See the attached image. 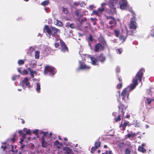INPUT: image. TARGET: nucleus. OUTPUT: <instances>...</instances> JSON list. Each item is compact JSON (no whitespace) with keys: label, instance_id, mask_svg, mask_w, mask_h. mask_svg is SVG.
<instances>
[{"label":"nucleus","instance_id":"43","mask_svg":"<svg viewBox=\"0 0 154 154\" xmlns=\"http://www.w3.org/2000/svg\"><path fill=\"white\" fill-rule=\"evenodd\" d=\"M63 12L66 14H67L68 13V11H67V8H65L63 7Z\"/></svg>","mask_w":154,"mask_h":154},{"label":"nucleus","instance_id":"52","mask_svg":"<svg viewBox=\"0 0 154 154\" xmlns=\"http://www.w3.org/2000/svg\"><path fill=\"white\" fill-rule=\"evenodd\" d=\"M118 80L119 81V82H122V79L120 77H119V75L118 76Z\"/></svg>","mask_w":154,"mask_h":154},{"label":"nucleus","instance_id":"26","mask_svg":"<svg viewBox=\"0 0 154 154\" xmlns=\"http://www.w3.org/2000/svg\"><path fill=\"white\" fill-rule=\"evenodd\" d=\"M27 69L30 72V74L34 75V74H36L37 72L36 71L33 70L30 67L28 68Z\"/></svg>","mask_w":154,"mask_h":154},{"label":"nucleus","instance_id":"47","mask_svg":"<svg viewBox=\"0 0 154 154\" xmlns=\"http://www.w3.org/2000/svg\"><path fill=\"white\" fill-rule=\"evenodd\" d=\"M54 45L56 48H58L59 46L60 45L59 43L56 42L55 43Z\"/></svg>","mask_w":154,"mask_h":154},{"label":"nucleus","instance_id":"62","mask_svg":"<svg viewBox=\"0 0 154 154\" xmlns=\"http://www.w3.org/2000/svg\"><path fill=\"white\" fill-rule=\"evenodd\" d=\"M21 122L23 124H24L25 123V121L23 119H21Z\"/></svg>","mask_w":154,"mask_h":154},{"label":"nucleus","instance_id":"18","mask_svg":"<svg viewBox=\"0 0 154 154\" xmlns=\"http://www.w3.org/2000/svg\"><path fill=\"white\" fill-rule=\"evenodd\" d=\"M98 40L99 42L101 43L103 45H106V43L104 38L103 36H100L98 38Z\"/></svg>","mask_w":154,"mask_h":154},{"label":"nucleus","instance_id":"36","mask_svg":"<svg viewBox=\"0 0 154 154\" xmlns=\"http://www.w3.org/2000/svg\"><path fill=\"white\" fill-rule=\"evenodd\" d=\"M66 151L67 154H69L71 152V149L69 147H67L66 149Z\"/></svg>","mask_w":154,"mask_h":154},{"label":"nucleus","instance_id":"48","mask_svg":"<svg viewBox=\"0 0 154 154\" xmlns=\"http://www.w3.org/2000/svg\"><path fill=\"white\" fill-rule=\"evenodd\" d=\"M105 153L106 154H112L111 150L106 151Z\"/></svg>","mask_w":154,"mask_h":154},{"label":"nucleus","instance_id":"15","mask_svg":"<svg viewBox=\"0 0 154 154\" xmlns=\"http://www.w3.org/2000/svg\"><path fill=\"white\" fill-rule=\"evenodd\" d=\"M130 123L128 121H125L124 122V123L122 124V123H121V124L120 125V127H122V129L124 131L125 130L126 128V127L127 126H129Z\"/></svg>","mask_w":154,"mask_h":154},{"label":"nucleus","instance_id":"44","mask_svg":"<svg viewBox=\"0 0 154 154\" xmlns=\"http://www.w3.org/2000/svg\"><path fill=\"white\" fill-rule=\"evenodd\" d=\"M88 39L91 42H92L93 41V38L91 35H89Z\"/></svg>","mask_w":154,"mask_h":154},{"label":"nucleus","instance_id":"27","mask_svg":"<svg viewBox=\"0 0 154 154\" xmlns=\"http://www.w3.org/2000/svg\"><path fill=\"white\" fill-rule=\"evenodd\" d=\"M56 23L55 25L60 26H61L63 25V24L62 22L58 20H56V21L55 22Z\"/></svg>","mask_w":154,"mask_h":154},{"label":"nucleus","instance_id":"25","mask_svg":"<svg viewBox=\"0 0 154 154\" xmlns=\"http://www.w3.org/2000/svg\"><path fill=\"white\" fill-rule=\"evenodd\" d=\"M41 89L40 84L39 83H37L36 84V90L38 93L40 92V90Z\"/></svg>","mask_w":154,"mask_h":154},{"label":"nucleus","instance_id":"24","mask_svg":"<svg viewBox=\"0 0 154 154\" xmlns=\"http://www.w3.org/2000/svg\"><path fill=\"white\" fill-rule=\"evenodd\" d=\"M135 136H136V134L135 133L128 134H127V137L129 138H130L131 137L132 138H133Z\"/></svg>","mask_w":154,"mask_h":154},{"label":"nucleus","instance_id":"30","mask_svg":"<svg viewBox=\"0 0 154 154\" xmlns=\"http://www.w3.org/2000/svg\"><path fill=\"white\" fill-rule=\"evenodd\" d=\"M154 100V99H150L149 98H147L146 99V101H147V103L150 105L151 104V102L153 101Z\"/></svg>","mask_w":154,"mask_h":154},{"label":"nucleus","instance_id":"56","mask_svg":"<svg viewBox=\"0 0 154 154\" xmlns=\"http://www.w3.org/2000/svg\"><path fill=\"white\" fill-rule=\"evenodd\" d=\"M25 144H22L20 146L21 149H23L25 147Z\"/></svg>","mask_w":154,"mask_h":154},{"label":"nucleus","instance_id":"12","mask_svg":"<svg viewBox=\"0 0 154 154\" xmlns=\"http://www.w3.org/2000/svg\"><path fill=\"white\" fill-rule=\"evenodd\" d=\"M51 32H53V33L51 34L52 36L54 37L57 35V33L60 32V30L56 28L54 26L51 27Z\"/></svg>","mask_w":154,"mask_h":154},{"label":"nucleus","instance_id":"49","mask_svg":"<svg viewBox=\"0 0 154 154\" xmlns=\"http://www.w3.org/2000/svg\"><path fill=\"white\" fill-rule=\"evenodd\" d=\"M117 51H118L119 52V54H120L122 53V48L118 49H117Z\"/></svg>","mask_w":154,"mask_h":154},{"label":"nucleus","instance_id":"31","mask_svg":"<svg viewBox=\"0 0 154 154\" xmlns=\"http://www.w3.org/2000/svg\"><path fill=\"white\" fill-rule=\"evenodd\" d=\"M101 143L100 141L95 142L94 145L96 148H98L100 146Z\"/></svg>","mask_w":154,"mask_h":154},{"label":"nucleus","instance_id":"1","mask_svg":"<svg viewBox=\"0 0 154 154\" xmlns=\"http://www.w3.org/2000/svg\"><path fill=\"white\" fill-rule=\"evenodd\" d=\"M144 72V69L143 68H142L140 69L139 71L137 72L135 77L133 79V83L131 84L129 87L130 89L128 90L129 91L130 90H132L135 88L136 86L138 85V80L139 82H141L143 74Z\"/></svg>","mask_w":154,"mask_h":154},{"label":"nucleus","instance_id":"17","mask_svg":"<svg viewBox=\"0 0 154 154\" xmlns=\"http://www.w3.org/2000/svg\"><path fill=\"white\" fill-rule=\"evenodd\" d=\"M44 30L48 33L50 36L52 34L51 27L50 28L48 25H46L44 26Z\"/></svg>","mask_w":154,"mask_h":154},{"label":"nucleus","instance_id":"8","mask_svg":"<svg viewBox=\"0 0 154 154\" xmlns=\"http://www.w3.org/2000/svg\"><path fill=\"white\" fill-rule=\"evenodd\" d=\"M104 47L100 43H98L95 45L94 51L95 52H99L100 51L103 50Z\"/></svg>","mask_w":154,"mask_h":154},{"label":"nucleus","instance_id":"37","mask_svg":"<svg viewBox=\"0 0 154 154\" xmlns=\"http://www.w3.org/2000/svg\"><path fill=\"white\" fill-rule=\"evenodd\" d=\"M114 31L116 36L117 37H118L119 34V31L118 30L115 29Z\"/></svg>","mask_w":154,"mask_h":154},{"label":"nucleus","instance_id":"46","mask_svg":"<svg viewBox=\"0 0 154 154\" xmlns=\"http://www.w3.org/2000/svg\"><path fill=\"white\" fill-rule=\"evenodd\" d=\"M98 148H96L95 146L94 147L93 146L91 147V149L92 151H95Z\"/></svg>","mask_w":154,"mask_h":154},{"label":"nucleus","instance_id":"19","mask_svg":"<svg viewBox=\"0 0 154 154\" xmlns=\"http://www.w3.org/2000/svg\"><path fill=\"white\" fill-rule=\"evenodd\" d=\"M42 146L43 148H46L48 144V143L45 141V139H41Z\"/></svg>","mask_w":154,"mask_h":154},{"label":"nucleus","instance_id":"50","mask_svg":"<svg viewBox=\"0 0 154 154\" xmlns=\"http://www.w3.org/2000/svg\"><path fill=\"white\" fill-rule=\"evenodd\" d=\"M107 18L108 19H111L112 20L114 19V20L115 19L114 17L110 16L107 17Z\"/></svg>","mask_w":154,"mask_h":154},{"label":"nucleus","instance_id":"29","mask_svg":"<svg viewBox=\"0 0 154 154\" xmlns=\"http://www.w3.org/2000/svg\"><path fill=\"white\" fill-rule=\"evenodd\" d=\"M109 24H113L114 25L116 26L117 24L116 19H115L114 20V19H112V20L110 21H109Z\"/></svg>","mask_w":154,"mask_h":154},{"label":"nucleus","instance_id":"16","mask_svg":"<svg viewBox=\"0 0 154 154\" xmlns=\"http://www.w3.org/2000/svg\"><path fill=\"white\" fill-rule=\"evenodd\" d=\"M22 82L26 86H27L29 88L31 87L30 83L28 81V79L26 77L22 81Z\"/></svg>","mask_w":154,"mask_h":154},{"label":"nucleus","instance_id":"58","mask_svg":"<svg viewBox=\"0 0 154 154\" xmlns=\"http://www.w3.org/2000/svg\"><path fill=\"white\" fill-rule=\"evenodd\" d=\"M106 5V4L105 3H103L101 4V6H102V8H104V7Z\"/></svg>","mask_w":154,"mask_h":154},{"label":"nucleus","instance_id":"42","mask_svg":"<svg viewBox=\"0 0 154 154\" xmlns=\"http://www.w3.org/2000/svg\"><path fill=\"white\" fill-rule=\"evenodd\" d=\"M126 38V37L125 36L122 35L121 36L120 39L121 40H122L123 42H124Z\"/></svg>","mask_w":154,"mask_h":154},{"label":"nucleus","instance_id":"55","mask_svg":"<svg viewBox=\"0 0 154 154\" xmlns=\"http://www.w3.org/2000/svg\"><path fill=\"white\" fill-rule=\"evenodd\" d=\"M93 13L95 15H97L98 14L97 11L95 10H94L93 11Z\"/></svg>","mask_w":154,"mask_h":154},{"label":"nucleus","instance_id":"45","mask_svg":"<svg viewBox=\"0 0 154 154\" xmlns=\"http://www.w3.org/2000/svg\"><path fill=\"white\" fill-rule=\"evenodd\" d=\"M104 11V8H99L98 9V11L100 12H102Z\"/></svg>","mask_w":154,"mask_h":154},{"label":"nucleus","instance_id":"32","mask_svg":"<svg viewBox=\"0 0 154 154\" xmlns=\"http://www.w3.org/2000/svg\"><path fill=\"white\" fill-rule=\"evenodd\" d=\"M33 134H35L38 137H39V136L38 135V129L35 130L34 131H33Z\"/></svg>","mask_w":154,"mask_h":154},{"label":"nucleus","instance_id":"22","mask_svg":"<svg viewBox=\"0 0 154 154\" xmlns=\"http://www.w3.org/2000/svg\"><path fill=\"white\" fill-rule=\"evenodd\" d=\"M138 150L139 152H141L143 153H145L146 151L145 149L142 147V146H138Z\"/></svg>","mask_w":154,"mask_h":154},{"label":"nucleus","instance_id":"13","mask_svg":"<svg viewBox=\"0 0 154 154\" xmlns=\"http://www.w3.org/2000/svg\"><path fill=\"white\" fill-rule=\"evenodd\" d=\"M112 115L115 117L114 119L116 122H118L121 120V116L119 113L116 112H114L112 113Z\"/></svg>","mask_w":154,"mask_h":154},{"label":"nucleus","instance_id":"20","mask_svg":"<svg viewBox=\"0 0 154 154\" xmlns=\"http://www.w3.org/2000/svg\"><path fill=\"white\" fill-rule=\"evenodd\" d=\"M27 69H24L23 70L21 71L20 69H18V72L22 74L23 75H27L28 74V72L27 71Z\"/></svg>","mask_w":154,"mask_h":154},{"label":"nucleus","instance_id":"21","mask_svg":"<svg viewBox=\"0 0 154 154\" xmlns=\"http://www.w3.org/2000/svg\"><path fill=\"white\" fill-rule=\"evenodd\" d=\"M124 146L125 144L123 142L119 143L118 145V147L120 150H122L123 149Z\"/></svg>","mask_w":154,"mask_h":154},{"label":"nucleus","instance_id":"14","mask_svg":"<svg viewBox=\"0 0 154 154\" xmlns=\"http://www.w3.org/2000/svg\"><path fill=\"white\" fill-rule=\"evenodd\" d=\"M89 57L91 59V63L94 65H98L99 63L98 61V60L95 57H92L90 56Z\"/></svg>","mask_w":154,"mask_h":154},{"label":"nucleus","instance_id":"34","mask_svg":"<svg viewBox=\"0 0 154 154\" xmlns=\"http://www.w3.org/2000/svg\"><path fill=\"white\" fill-rule=\"evenodd\" d=\"M39 52L37 51L35 52V57L36 59H38L39 57Z\"/></svg>","mask_w":154,"mask_h":154},{"label":"nucleus","instance_id":"10","mask_svg":"<svg viewBox=\"0 0 154 154\" xmlns=\"http://www.w3.org/2000/svg\"><path fill=\"white\" fill-rule=\"evenodd\" d=\"M122 3L120 4L121 9H126L128 6V2L126 0H122Z\"/></svg>","mask_w":154,"mask_h":154},{"label":"nucleus","instance_id":"4","mask_svg":"<svg viewBox=\"0 0 154 154\" xmlns=\"http://www.w3.org/2000/svg\"><path fill=\"white\" fill-rule=\"evenodd\" d=\"M135 17H134L130 19V22L129 24L130 28L131 29H137V26L136 25V23L135 21Z\"/></svg>","mask_w":154,"mask_h":154},{"label":"nucleus","instance_id":"35","mask_svg":"<svg viewBox=\"0 0 154 154\" xmlns=\"http://www.w3.org/2000/svg\"><path fill=\"white\" fill-rule=\"evenodd\" d=\"M18 63L20 65H23L24 63V61L22 60H18Z\"/></svg>","mask_w":154,"mask_h":154},{"label":"nucleus","instance_id":"51","mask_svg":"<svg viewBox=\"0 0 154 154\" xmlns=\"http://www.w3.org/2000/svg\"><path fill=\"white\" fill-rule=\"evenodd\" d=\"M31 132L30 130V129H29V130H28L26 132V134H28V135H30L31 134Z\"/></svg>","mask_w":154,"mask_h":154},{"label":"nucleus","instance_id":"40","mask_svg":"<svg viewBox=\"0 0 154 154\" xmlns=\"http://www.w3.org/2000/svg\"><path fill=\"white\" fill-rule=\"evenodd\" d=\"M125 154H130L131 151L128 148H127L125 150Z\"/></svg>","mask_w":154,"mask_h":154},{"label":"nucleus","instance_id":"54","mask_svg":"<svg viewBox=\"0 0 154 154\" xmlns=\"http://www.w3.org/2000/svg\"><path fill=\"white\" fill-rule=\"evenodd\" d=\"M24 141L23 138H21L20 141L19 142V143L20 144H23V142Z\"/></svg>","mask_w":154,"mask_h":154},{"label":"nucleus","instance_id":"23","mask_svg":"<svg viewBox=\"0 0 154 154\" xmlns=\"http://www.w3.org/2000/svg\"><path fill=\"white\" fill-rule=\"evenodd\" d=\"M66 26H69L72 29H74L75 28V25L74 23H66Z\"/></svg>","mask_w":154,"mask_h":154},{"label":"nucleus","instance_id":"61","mask_svg":"<svg viewBox=\"0 0 154 154\" xmlns=\"http://www.w3.org/2000/svg\"><path fill=\"white\" fill-rule=\"evenodd\" d=\"M15 139L14 138H12L11 139V140L13 142H14L15 141Z\"/></svg>","mask_w":154,"mask_h":154},{"label":"nucleus","instance_id":"11","mask_svg":"<svg viewBox=\"0 0 154 154\" xmlns=\"http://www.w3.org/2000/svg\"><path fill=\"white\" fill-rule=\"evenodd\" d=\"M98 61L101 63H103L106 60V57L104 56L103 53L100 54V55L97 57Z\"/></svg>","mask_w":154,"mask_h":154},{"label":"nucleus","instance_id":"59","mask_svg":"<svg viewBox=\"0 0 154 154\" xmlns=\"http://www.w3.org/2000/svg\"><path fill=\"white\" fill-rule=\"evenodd\" d=\"M18 132L20 135H22V134H23V133L22 131L21 130H19Z\"/></svg>","mask_w":154,"mask_h":154},{"label":"nucleus","instance_id":"39","mask_svg":"<svg viewBox=\"0 0 154 154\" xmlns=\"http://www.w3.org/2000/svg\"><path fill=\"white\" fill-rule=\"evenodd\" d=\"M122 82H120L117 85V88L120 89L122 88Z\"/></svg>","mask_w":154,"mask_h":154},{"label":"nucleus","instance_id":"6","mask_svg":"<svg viewBox=\"0 0 154 154\" xmlns=\"http://www.w3.org/2000/svg\"><path fill=\"white\" fill-rule=\"evenodd\" d=\"M127 106L123 104L120 102L118 106V108L119 109V111L120 112L121 110V112H122V117H123L124 116L125 112L127 107Z\"/></svg>","mask_w":154,"mask_h":154},{"label":"nucleus","instance_id":"53","mask_svg":"<svg viewBox=\"0 0 154 154\" xmlns=\"http://www.w3.org/2000/svg\"><path fill=\"white\" fill-rule=\"evenodd\" d=\"M1 147L2 149H3L4 151L5 150V149H6L7 147L6 146H1Z\"/></svg>","mask_w":154,"mask_h":154},{"label":"nucleus","instance_id":"28","mask_svg":"<svg viewBox=\"0 0 154 154\" xmlns=\"http://www.w3.org/2000/svg\"><path fill=\"white\" fill-rule=\"evenodd\" d=\"M49 3V2L48 0L42 2L41 5L43 6H45L46 5H47Z\"/></svg>","mask_w":154,"mask_h":154},{"label":"nucleus","instance_id":"41","mask_svg":"<svg viewBox=\"0 0 154 154\" xmlns=\"http://www.w3.org/2000/svg\"><path fill=\"white\" fill-rule=\"evenodd\" d=\"M54 145L55 146L61 145V144L58 140H56L54 143Z\"/></svg>","mask_w":154,"mask_h":154},{"label":"nucleus","instance_id":"3","mask_svg":"<svg viewBox=\"0 0 154 154\" xmlns=\"http://www.w3.org/2000/svg\"><path fill=\"white\" fill-rule=\"evenodd\" d=\"M56 72L55 69L53 67L47 65L45 66L44 70V73L47 75L49 73L50 76H53Z\"/></svg>","mask_w":154,"mask_h":154},{"label":"nucleus","instance_id":"9","mask_svg":"<svg viewBox=\"0 0 154 154\" xmlns=\"http://www.w3.org/2000/svg\"><path fill=\"white\" fill-rule=\"evenodd\" d=\"M79 66L78 68L79 69H88L91 68V67L87 66L81 61L79 62Z\"/></svg>","mask_w":154,"mask_h":154},{"label":"nucleus","instance_id":"57","mask_svg":"<svg viewBox=\"0 0 154 154\" xmlns=\"http://www.w3.org/2000/svg\"><path fill=\"white\" fill-rule=\"evenodd\" d=\"M26 134H25V133H23V134L22 135V138H23V139L24 138H25L26 137Z\"/></svg>","mask_w":154,"mask_h":154},{"label":"nucleus","instance_id":"2","mask_svg":"<svg viewBox=\"0 0 154 154\" xmlns=\"http://www.w3.org/2000/svg\"><path fill=\"white\" fill-rule=\"evenodd\" d=\"M118 0H109L108 5L110 8L109 12L112 14H116V8L115 5L117 3Z\"/></svg>","mask_w":154,"mask_h":154},{"label":"nucleus","instance_id":"64","mask_svg":"<svg viewBox=\"0 0 154 154\" xmlns=\"http://www.w3.org/2000/svg\"><path fill=\"white\" fill-rule=\"evenodd\" d=\"M130 115H127L125 117L127 118H128L130 117Z\"/></svg>","mask_w":154,"mask_h":154},{"label":"nucleus","instance_id":"63","mask_svg":"<svg viewBox=\"0 0 154 154\" xmlns=\"http://www.w3.org/2000/svg\"><path fill=\"white\" fill-rule=\"evenodd\" d=\"M58 139L59 140H62V138H61V137L59 135L58 136Z\"/></svg>","mask_w":154,"mask_h":154},{"label":"nucleus","instance_id":"33","mask_svg":"<svg viewBox=\"0 0 154 154\" xmlns=\"http://www.w3.org/2000/svg\"><path fill=\"white\" fill-rule=\"evenodd\" d=\"M48 134V132L47 131L44 132H43V135L41 139H45V137H46L47 136V134Z\"/></svg>","mask_w":154,"mask_h":154},{"label":"nucleus","instance_id":"60","mask_svg":"<svg viewBox=\"0 0 154 154\" xmlns=\"http://www.w3.org/2000/svg\"><path fill=\"white\" fill-rule=\"evenodd\" d=\"M87 19L86 18H85L84 19H82L81 21L82 22H84L85 21L87 20Z\"/></svg>","mask_w":154,"mask_h":154},{"label":"nucleus","instance_id":"7","mask_svg":"<svg viewBox=\"0 0 154 154\" xmlns=\"http://www.w3.org/2000/svg\"><path fill=\"white\" fill-rule=\"evenodd\" d=\"M60 40V45L61 47V51L64 52L68 51V49L65 43L62 39Z\"/></svg>","mask_w":154,"mask_h":154},{"label":"nucleus","instance_id":"5","mask_svg":"<svg viewBox=\"0 0 154 154\" xmlns=\"http://www.w3.org/2000/svg\"><path fill=\"white\" fill-rule=\"evenodd\" d=\"M129 93L128 88H126L123 89L121 94V96L122 100H125V98L127 96L128 99H129Z\"/></svg>","mask_w":154,"mask_h":154},{"label":"nucleus","instance_id":"38","mask_svg":"<svg viewBox=\"0 0 154 154\" xmlns=\"http://www.w3.org/2000/svg\"><path fill=\"white\" fill-rule=\"evenodd\" d=\"M75 14L78 17L80 16L82 17V14H80V12L79 11H76L75 12Z\"/></svg>","mask_w":154,"mask_h":154}]
</instances>
